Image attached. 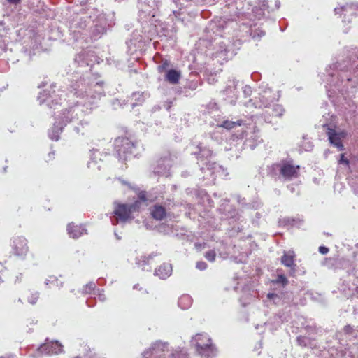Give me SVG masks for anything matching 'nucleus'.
I'll return each mask as SVG.
<instances>
[{
    "instance_id": "obj_52",
    "label": "nucleus",
    "mask_w": 358,
    "mask_h": 358,
    "mask_svg": "<svg viewBox=\"0 0 358 358\" xmlns=\"http://www.w3.org/2000/svg\"><path fill=\"white\" fill-rule=\"evenodd\" d=\"M275 284H280L282 287H285L288 284V280L283 274H278L277 278L273 281Z\"/></svg>"
},
{
    "instance_id": "obj_14",
    "label": "nucleus",
    "mask_w": 358,
    "mask_h": 358,
    "mask_svg": "<svg viewBox=\"0 0 358 358\" xmlns=\"http://www.w3.org/2000/svg\"><path fill=\"white\" fill-rule=\"evenodd\" d=\"M171 156L168 154L159 158L153 166L152 175L158 177H169L171 176V168L172 166Z\"/></svg>"
},
{
    "instance_id": "obj_35",
    "label": "nucleus",
    "mask_w": 358,
    "mask_h": 358,
    "mask_svg": "<svg viewBox=\"0 0 358 358\" xmlns=\"http://www.w3.org/2000/svg\"><path fill=\"white\" fill-rule=\"evenodd\" d=\"M101 153L98 149L90 150V160L87 163V166L90 169H94L96 166L97 169H101V165L99 164L98 160L101 161Z\"/></svg>"
},
{
    "instance_id": "obj_16",
    "label": "nucleus",
    "mask_w": 358,
    "mask_h": 358,
    "mask_svg": "<svg viewBox=\"0 0 358 358\" xmlns=\"http://www.w3.org/2000/svg\"><path fill=\"white\" fill-rule=\"evenodd\" d=\"M323 127L326 128L327 135L331 145L337 148L339 151L344 150L345 148L342 143V140L347 136L346 131H337L331 128L328 124H324Z\"/></svg>"
},
{
    "instance_id": "obj_41",
    "label": "nucleus",
    "mask_w": 358,
    "mask_h": 358,
    "mask_svg": "<svg viewBox=\"0 0 358 358\" xmlns=\"http://www.w3.org/2000/svg\"><path fill=\"white\" fill-rule=\"evenodd\" d=\"M289 319V314L285 311H279L273 317V323L276 327H279L281 324L288 322Z\"/></svg>"
},
{
    "instance_id": "obj_60",
    "label": "nucleus",
    "mask_w": 358,
    "mask_h": 358,
    "mask_svg": "<svg viewBox=\"0 0 358 358\" xmlns=\"http://www.w3.org/2000/svg\"><path fill=\"white\" fill-rule=\"evenodd\" d=\"M267 298L270 300H273L274 303H275V304L278 303L280 301V296L275 293L267 294Z\"/></svg>"
},
{
    "instance_id": "obj_49",
    "label": "nucleus",
    "mask_w": 358,
    "mask_h": 358,
    "mask_svg": "<svg viewBox=\"0 0 358 358\" xmlns=\"http://www.w3.org/2000/svg\"><path fill=\"white\" fill-rule=\"evenodd\" d=\"M285 112L283 107L279 104H274L272 108V115L275 117H281Z\"/></svg>"
},
{
    "instance_id": "obj_36",
    "label": "nucleus",
    "mask_w": 358,
    "mask_h": 358,
    "mask_svg": "<svg viewBox=\"0 0 358 358\" xmlns=\"http://www.w3.org/2000/svg\"><path fill=\"white\" fill-rule=\"evenodd\" d=\"M150 214L155 220L161 221L166 217V210L163 206L155 204L150 209Z\"/></svg>"
},
{
    "instance_id": "obj_54",
    "label": "nucleus",
    "mask_w": 358,
    "mask_h": 358,
    "mask_svg": "<svg viewBox=\"0 0 358 358\" xmlns=\"http://www.w3.org/2000/svg\"><path fill=\"white\" fill-rule=\"evenodd\" d=\"M40 293L37 291L32 292L31 293V296L28 297V302L32 305H34L36 303L38 298H39Z\"/></svg>"
},
{
    "instance_id": "obj_39",
    "label": "nucleus",
    "mask_w": 358,
    "mask_h": 358,
    "mask_svg": "<svg viewBox=\"0 0 358 358\" xmlns=\"http://www.w3.org/2000/svg\"><path fill=\"white\" fill-rule=\"evenodd\" d=\"M145 101V96L143 92H135L129 97L127 100L131 108L141 105Z\"/></svg>"
},
{
    "instance_id": "obj_55",
    "label": "nucleus",
    "mask_w": 358,
    "mask_h": 358,
    "mask_svg": "<svg viewBox=\"0 0 358 358\" xmlns=\"http://www.w3.org/2000/svg\"><path fill=\"white\" fill-rule=\"evenodd\" d=\"M259 92L258 93H265V94H272L273 93V90L268 87V84L262 83L259 86Z\"/></svg>"
},
{
    "instance_id": "obj_62",
    "label": "nucleus",
    "mask_w": 358,
    "mask_h": 358,
    "mask_svg": "<svg viewBox=\"0 0 358 358\" xmlns=\"http://www.w3.org/2000/svg\"><path fill=\"white\" fill-rule=\"evenodd\" d=\"M252 87L248 85L243 87V94L245 98L250 97L252 94Z\"/></svg>"
},
{
    "instance_id": "obj_51",
    "label": "nucleus",
    "mask_w": 358,
    "mask_h": 358,
    "mask_svg": "<svg viewBox=\"0 0 358 358\" xmlns=\"http://www.w3.org/2000/svg\"><path fill=\"white\" fill-rule=\"evenodd\" d=\"M96 285L93 282H90L85 285L83 286L82 289V294H90L92 292L95 291Z\"/></svg>"
},
{
    "instance_id": "obj_6",
    "label": "nucleus",
    "mask_w": 358,
    "mask_h": 358,
    "mask_svg": "<svg viewBox=\"0 0 358 358\" xmlns=\"http://www.w3.org/2000/svg\"><path fill=\"white\" fill-rule=\"evenodd\" d=\"M355 260L346 269L345 275L341 278L339 291L347 298H351L358 294V259L354 252Z\"/></svg>"
},
{
    "instance_id": "obj_1",
    "label": "nucleus",
    "mask_w": 358,
    "mask_h": 358,
    "mask_svg": "<svg viewBox=\"0 0 358 358\" xmlns=\"http://www.w3.org/2000/svg\"><path fill=\"white\" fill-rule=\"evenodd\" d=\"M243 19L219 18L211 20L208 24L206 31H211L215 36L232 35V41H221L216 43L213 57L227 62L236 54L242 43L250 38L257 41L265 35V32L257 28L256 24L244 22Z\"/></svg>"
},
{
    "instance_id": "obj_15",
    "label": "nucleus",
    "mask_w": 358,
    "mask_h": 358,
    "mask_svg": "<svg viewBox=\"0 0 358 358\" xmlns=\"http://www.w3.org/2000/svg\"><path fill=\"white\" fill-rule=\"evenodd\" d=\"M199 166L200 167L203 179L207 180L208 182L215 180L218 175H222L224 172L222 166L216 162L208 163Z\"/></svg>"
},
{
    "instance_id": "obj_18",
    "label": "nucleus",
    "mask_w": 358,
    "mask_h": 358,
    "mask_svg": "<svg viewBox=\"0 0 358 358\" xmlns=\"http://www.w3.org/2000/svg\"><path fill=\"white\" fill-rule=\"evenodd\" d=\"M92 20L90 16L76 15L69 22V29L73 33L76 37L92 23Z\"/></svg>"
},
{
    "instance_id": "obj_30",
    "label": "nucleus",
    "mask_w": 358,
    "mask_h": 358,
    "mask_svg": "<svg viewBox=\"0 0 358 358\" xmlns=\"http://www.w3.org/2000/svg\"><path fill=\"white\" fill-rule=\"evenodd\" d=\"M153 198L150 197L148 192L145 191H140L137 194L136 200L131 203L132 205V208L136 211H139L142 203H144L145 206L148 205V203L153 201Z\"/></svg>"
},
{
    "instance_id": "obj_26",
    "label": "nucleus",
    "mask_w": 358,
    "mask_h": 358,
    "mask_svg": "<svg viewBox=\"0 0 358 358\" xmlns=\"http://www.w3.org/2000/svg\"><path fill=\"white\" fill-rule=\"evenodd\" d=\"M221 202L218 210L222 214L226 215L227 218L234 219L235 220L239 219L240 216L236 210L229 205V199H222Z\"/></svg>"
},
{
    "instance_id": "obj_9",
    "label": "nucleus",
    "mask_w": 358,
    "mask_h": 358,
    "mask_svg": "<svg viewBox=\"0 0 358 358\" xmlns=\"http://www.w3.org/2000/svg\"><path fill=\"white\" fill-rule=\"evenodd\" d=\"M92 112L86 108L84 105L77 101L75 104L69 106L67 108L62 110L61 115L56 117L57 121L65 127L68 124L78 120L83 115H87Z\"/></svg>"
},
{
    "instance_id": "obj_12",
    "label": "nucleus",
    "mask_w": 358,
    "mask_h": 358,
    "mask_svg": "<svg viewBox=\"0 0 358 358\" xmlns=\"http://www.w3.org/2000/svg\"><path fill=\"white\" fill-rule=\"evenodd\" d=\"M158 7V0H138V22L143 24L150 21L155 16Z\"/></svg>"
},
{
    "instance_id": "obj_45",
    "label": "nucleus",
    "mask_w": 358,
    "mask_h": 358,
    "mask_svg": "<svg viewBox=\"0 0 358 358\" xmlns=\"http://www.w3.org/2000/svg\"><path fill=\"white\" fill-rule=\"evenodd\" d=\"M296 343L301 347H312V339L309 337L298 336L296 337Z\"/></svg>"
},
{
    "instance_id": "obj_27",
    "label": "nucleus",
    "mask_w": 358,
    "mask_h": 358,
    "mask_svg": "<svg viewBox=\"0 0 358 358\" xmlns=\"http://www.w3.org/2000/svg\"><path fill=\"white\" fill-rule=\"evenodd\" d=\"M196 352L204 358H215L217 356V350L210 339V341L205 343Z\"/></svg>"
},
{
    "instance_id": "obj_38",
    "label": "nucleus",
    "mask_w": 358,
    "mask_h": 358,
    "mask_svg": "<svg viewBox=\"0 0 358 358\" xmlns=\"http://www.w3.org/2000/svg\"><path fill=\"white\" fill-rule=\"evenodd\" d=\"M234 197L236 199L237 202L239 203V205H241L242 207L245 208L256 210L259 208L261 204L260 202L257 200L253 201L251 203H248L246 201L245 198L242 197L239 194L234 195Z\"/></svg>"
},
{
    "instance_id": "obj_23",
    "label": "nucleus",
    "mask_w": 358,
    "mask_h": 358,
    "mask_svg": "<svg viewBox=\"0 0 358 358\" xmlns=\"http://www.w3.org/2000/svg\"><path fill=\"white\" fill-rule=\"evenodd\" d=\"M169 343L162 341H155L148 349L142 353L143 358H157L167 350Z\"/></svg>"
},
{
    "instance_id": "obj_58",
    "label": "nucleus",
    "mask_w": 358,
    "mask_h": 358,
    "mask_svg": "<svg viewBox=\"0 0 358 358\" xmlns=\"http://www.w3.org/2000/svg\"><path fill=\"white\" fill-rule=\"evenodd\" d=\"M204 257L208 261L213 262L215 260L216 253L215 250H208L205 252Z\"/></svg>"
},
{
    "instance_id": "obj_40",
    "label": "nucleus",
    "mask_w": 358,
    "mask_h": 358,
    "mask_svg": "<svg viewBox=\"0 0 358 358\" xmlns=\"http://www.w3.org/2000/svg\"><path fill=\"white\" fill-rule=\"evenodd\" d=\"M279 225L282 227H300L302 223V220L299 218H294L286 217L280 219L278 221Z\"/></svg>"
},
{
    "instance_id": "obj_32",
    "label": "nucleus",
    "mask_w": 358,
    "mask_h": 358,
    "mask_svg": "<svg viewBox=\"0 0 358 358\" xmlns=\"http://www.w3.org/2000/svg\"><path fill=\"white\" fill-rule=\"evenodd\" d=\"M200 84V79L197 76H194L192 79L187 80L186 83L181 90V94L185 96H191V94L188 93V90L194 91Z\"/></svg>"
},
{
    "instance_id": "obj_59",
    "label": "nucleus",
    "mask_w": 358,
    "mask_h": 358,
    "mask_svg": "<svg viewBox=\"0 0 358 358\" xmlns=\"http://www.w3.org/2000/svg\"><path fill=\"white\" fill-rule=\"evenodd\" d=\"M94 295H97L99 297V299L103 302L106 300V297L104 294L103 289H96L95 288V291L93 292Z\"/></svg>"
},
{
    "instance_id": "obj_44",
    "label": "nucleus",
    "mask_w": 358,
    "mask_h": 358,
    "mask_svg": "<svg viewBox=\"0 0 358 358\" xmlns=\"http://www.w3.org/2000/svg\"><path fill=\"white\" fill-rule=\"evenodd\" d=\"M90 127V122L85 120H82L80 121V122L78 124L77 126L74 127V131L77 134H80L82 135H84L85 133L87 131V129Z\"/></svg>"
},
{
    "instance_id": "obj_61",
    "label": "nucleus",
    "mask_w": 358,
    "mask_h": 358,
    "mask_svg": "<svg viewBox=\"0 0 358 358\" xmlns=\"http://www.w3.org/2000/svg\"><path fill=\"white\" fill-rule=\"evenodd\" d=\"M58 279L57 277L54 275L49 276L48 278H47L45 280V285L48 287L50 284H57Z\"/></svg>"
},
{
    "instance_id": "obj_29",
    "label": "nucleus",
    "mask_w": 358,
    "mask_h": 358,
    "mask_svg": "<svg viewBox=\"0 0 358 358\" xmlns=\"http://www.w3.org/2000/svg\"><path fill=\"white\" fill-rule=\"evenodd\" d=\"M173 266L170 263H163L155 269L154 275L161 280H166L172 275Z\"/></svg>"
},
{
    "instance_id": "obj_24",
    "label": "nucleus",
    "mask_w": 358,
    "mask_h": 358,
    "mask_svg": "<svg viewBox=\"0 0 358 358\" xmlns=\"http://www.w3.org/2000/svg\"><path fill=\"white\" fill-rule=\"evenodd\" d=\"M276 166L279 169L280 173L285 180H291L296 178L300 169L299 166H294L290 162L286 161H282L276 164Z\"/></svg>"
},
{
    "instance_id": "obj_46",
    "label": "nucleus",
    "mask_w": 358,
    "mask_h": 358,
    "mask_svg": "<svg viewBox=\"0 0 358 358\" xmlns=\"http://www.w3.org/2000/svg\"><path fill=\"white\" fill-rule=\"evenodd\" d=\"M171 66V62L169 60L166 59H161V62L158 64L157 71L159 73H166L167 70H169Z\"/></svg>"
},
{
    "instance_id": "obj_57",
    "label": "nucleus",
    "mask_w": 358,
    "mask_h": 358,
    "mask_svg": "<svg viewBox=\"0 0 358 358\" xmlns=\"http://www.w3.org/2000/svg\"><path fill=\"white\" fill-rule=\"evenodd\" d=\"M266 2L268 3V1L266 0ZM267 5H268L267 3ZM268 6V9L267 8H265V15H264L262 18H264V17H266L267 15L266 14H269L271 12H273L275 9H278L280 6V1L279 0H275V8H270L269 6Z\"/></svg>"
},
{
    "instance_id": "obj_50",
    "label": "nucleus",
    "mask_w": 358,
    "mask_h": 358,
    "mask_svg": "<svg viewBox=\"0 0 358 358\" xmlns=\"http://www.w3.org/2000/svg\"><path fill=\"white\" fill-rule=\"evenodd\" d=\"M344 334L350 337L356 338L357 336V331L350 324H347L343 328Z\"/></svg>"
},
{
    "instance_id": "obj_11",
    "label": "nucleus",
    "mask_w": 358,
    "mask_h": 358,
    "mask_svg": "<svg viewBox=\"0 0 358 358\" xmlns=\"http://www.w3.org/2000/svg\"><path fill=\"white\" fill-rule=\"evenodd\" d=\"M115 209L110 216L112 224L117 225L119 223H126L133 220L132 213L136 212L134 210L131 203H119L114 202Z\"/></svg>"
},
{
    "instance_id": "obj_7",
    "label": "nucleus",
    "mask_w": 358,
    "mask_h": 358,
    "mask_svg": "<svg viewBox=\"0 0 358 358\" xmlns=\"http://www.w3.org/2000/svg\"><path fill=\"white\" fill-rule=\"evenodd\" d=\"M37 100L40 105L45 104L48 108L57 110L62 106L63 101L65 100L64 92L57 88L55 83H53L39 92Z\"/></svg>"
},
{
    "instance_id": "obj_63",
    "label": "nucleus",
    "mask_w": 358,
    "mask_h": 358,
    "mask_svg": "<svg viewBox=\"0 0 358 358\" xmlns=\"http://www.w3.org/2000/svg\"><path fill=\"white\" fill-rule=\"evenodd\" d=\"M208 265L203 261H199L196 262V268L200 271H204L207 268Z\"/></svg>"
},
{
    "instance_id": "obj_3",
    "label": "nucleus",
    "mask_w": 358,
    "mask_h": 358,
    "mask_svg": "<svg viewBox=\"0 0 358 358\" xmlns=\"http://www.w3.org/2000/svg\"><path fill=\"white\" fill-rule=\"evenodd\" d=\"M70 81L69 92L81 99L79 103L90 110L98 107L99 101L105 96L103 81L98 80L97 77L88 71L85 73L74 71Z\"/></svg>"
},
{
    "instance_id": "obj_13",
    "label": "nucleus",
    "mask_w": 358,
    "mask_h": 358,
    "mask_svg": "<svg viewBox=\"0 0 358 358\" xmlns=\"http://www.w3.org/2000/svg\"><path fill=\"white\" fill-rule=\"evenodd\" d=\"M276 100H278V98L274 93H258L257 96L250 99L248 101L243 102L242 103L248 108L254 107L256 108H262L269 107L271 104Z\"/></svg>"
},
{
    "instance_id": "obj_47",
    "label": "nucleus",
    "mask_w": 358,
    "mask_h": 358,
    "mask_svg": "<svg viewBox=\"0 0 358 358\" xmlns=\"http://www.w3.org/2000/svg\"><path fill=\"white\" fill-rule=\"evenodd\" d=\"M303 141H302L301 144L300 145V151H302V150L306 151V152L311 151L313 148V145L312 142L308 141V139L306 138L305 136H303Z\"/></svg>"
},
{
    "instance_id": "obj_10",
    "label": "nucleus",
    "mask_w": 358,
    "mask_h": 358,
    "mask_svg": "<svg viewBox=\"0 0 358 358\" xmlns=\"http://www.w3.org/2000/svg\"><path fill=\"white\" fill-rule=\"evenodd\" d=\"M99 58L95 55L94 52L83 50L78 54H77L74 58L73 65L78 69H78V72L84 73L86 71L91 72V69L92 66L95 64H99Z\"/></svg>"
},
{
    "instance_id": "obj_22",
    "label": "nucleus",
    "mask_w": 358,
    "mask_h": 358,
    "mask_svg": "<svg viewBox=\"0 0 358 358\" xmlns=\"http://www.w3.org/2000/svg\"><path fill=\"white\" fill-rule=\"evenodd\" d=\"M192 155H195L197 159L199 166L205 165L208 163H212L213 151L208 147L199 143L196 147V150L192 152Z\"/></svg>"
},
{
    "instance_id": "obj_19",
    "label": "nucleus",
    "mask_w": 358,
    "mask_h": 358,
    "mask_svg": "<svg viewBox=\"0 0 358 358\" xmlns=\"http://www.w3.org/2000/svg\"><path fill=\"white\" fill-rule=\"evenodd\" d=\"M238 81L235 79L229 80L225 89L221 92L223 101L228 104L235 105L238 99V91L236 89Z\"/></svg>"
},
{
    "instance_id": "obj_8",
    "label": "nucleus",
    "mask_w": 358,
    "mask_h": 358,
    "mask_svg": "<svg viewBox=\"0 0 358 358\" xmlns=\"http://www.w3.org/2000/svg\"><path fill=\"white\" fill-rule=\"evenodd\" d=\"M115 151L119 160L126 161L131 156L136 157L137 142L127 137H117L114 142Z\"/></svg>"
},
{
    "instance_id": "obj_4",
    "label": "nucleus",
    "mask_w": 358,
    "mask_h": 358,
    "mask_svg": "<svg viewBox=\"0 0 358 358\" xmlns=\"http://www.w3.org/2000/svg\"><path fill=\"white\" fill-rule=\"evenodd\" d=\"M216 125L227 130H234L229 140L230 145L236 147L238 150H242L245 148L254 150L262 141V139L255 132V127L252 124L246 123L243 120H220L217 121Z\"/></svg>"
},
{
    "instance_id": "obj_53",
    "label": "nucleus",
    "mask_w": 358,
    "mask_h": 358,
    "mask_svg": "<svg viewBox=\"0 0 358 358\" xmlns=\"http://www.w3.org/2000/svg\"><path fill=\"white\" fill-rule=\"evenodd\" d=\"M158 231L163 234L167 235V234H169L172 231V229H171V227L169 224H161L158 227Z\"/></svg>"
},
{
    "instance_id": "obj_37",
    "label": "nucleus",
    "mask_w": 358,
    "mask_h": 358,
    "mask_svg": "<svg viewBox=\"0 0 358 358\" xmlns=\"http://www.w3.org/2000/svg\"><path fill=\"white\" fill-rule=\"evenodd\" d=\"M180 77V71L175 69H170L169 70H167L166 72L165 73L164 78L169 83L176 85L179 83Z\"/></svg>"
},
{
    "instance_id": "obj_21",
    "label": "nucleus",
    "mask_w": 358,
    "mask_h": 358,
    "mask_svg": "<svg viewBox=\"0 0 358 358\" xmlns=\"http://www.w3.org/2000/svg\"><path fill=\"white\" fill-rule=\"evenodd\" d=\"M37 352L45 355H57L63 352V345L58 341H50L46 338L45 343L37 348Z\"/></svg>"
},
{
    "instance_id": "obj_28",
    "label": "nucleus",
    "mask_w": 358,
    "mask_h": 358,
    "mask_svg": "<svg viewBox=\"0 0 358 358\" xmlns=\"http://www.w3.org/2000/svg\"><path fill=\"white\" fill-rule=\"evenodd\" d=\"M66 230L69 236L74 239L87 234V230L84 224L76 225L73 222L68 224Z\"/></svg>"
},
{
    "instance_id": "obj_33",
    "label": "nucleus",
    "mask_w": 358,
    "mask_h": 358,
    "mask_svg": "<svg viewBox=\"0 0 358 358\" xmlns=\"http://www.w3.org/2000/svg\"><path fill=\"white\" fill-rule=\"evenodd\" d=\"M211 338L207 334H197L191 340V345L196 350L202 348L205 343L210 341Z\"/></svg>"
},
{
    "instance_id": "obj_2",
    "label": "nucleus",
    "mask_w": 358,
    "mask_h": 358,
    "mask_svg": "<svg viewBox=\"0 0 358 358\" xmlns=\"http://www.w3.org/2000/svg\"><path fill=\"white\" fill-rule=\"evenodd\" d=\"M325 71L324 82L337 88L342 94L354 93L358 87V48H345L341 58Z\"/></svg>"
},
{
    "instance_id": "obj_48",
    "label": "nucleus",
    "mask_w": 358,
    "mask_h": 358,
    "mask_svg": "<svg viewBox=\"0 0 358 358\" xmlns=\"http://www.w3.org/2000/svg\"><path fill=\"white\" fill-rule=\"evenodd\" d=\"M281 263L287 267L294 266L293 257L285 253L281 257Z\"/></svg>"
},
{
    "instance_id": "obj_64",
    "label": "nucleus",
    "mask_w": 358,
    "mask_h": 358,
    "mask_svg": "<svg viewBox=\"0 0 358 358\" xmlns=\"http://www.w3.org/2000/svg\"><path fill=\"white\" fill-rule=\"evenodd\" d=\"M3 35L0 34V48L2 51L5 52L6 50V43H5V41L3 40Z\"/></svg>"
},
{
    "instance_id": "obj_17",
    "label": "nucleus",
    "mask_w": 358,
    "mask_h": 358,
    "mask_svg": "<svg viewBox=\"0 0 358 358\" xmlns=\"http://www.w3.org/2000/svg\"><path fill=\"white\" fill-rule=\"evenodd\" d=\"M93 26L91 27L90 32L91 38L96 40L106 32L108 27V20L105 15H99L94 20H92Z\"/></svg>"
},
{
    "instance_id": "obj_20",
    "label": "nucleus",
    "mask_w": 358,
    "mask_h": 358,
    "mask_svg": "<svg viewBox=\"0 0 358 358\" xmlns=\"http://www.w3.org/2000/svg\"><path fill=\"white\" fill-rule=\"evenodd\" d=\"M334 13L341 17L343 15V23H350L352 18L358 15V3H347L345 6L335 8Z\"/></svg>"
},
{
    "instance_id": "obj_5",
    "label": "nucleus",
    "mask_w": 358,
    "mask_h": 358,
    "mask_svg": "<svg viewBox=\"0 0 358 358\" xmlns=\"http://www.w3.org/2000/svg\"><path fill=\"white\" fill-rule=\"evenodd\" d=\"M225 6L222 8L224 16L220 18L240 20L248 19L250 21L261 20L265 15V8L268 9L266 0H257L255 5L250 2L245 3L240 8L235 0H225Z\"/></svg>"
},
{
    "instance_id": "obj_42",
    "label": "nucleus",
    "mask_w": 358,
    "mask_h": 358,
    "mask_svg": "<svg viewBox=\"0 0 358 358\" xmlns=\"http://www.w3.org/2000/svg\"><path fill=\"white\" fill-rule=\"evenodd\" d=\"M178 304L181 309L187 310L192 306V299L188 294L182 295L178 299Z\"/></svg>"
},
{
    "instance_id": "obj_56",
    "label": "nucleus",
    "mask_w": 358,
    "mask_h": 358,
    "mask_svg": "<svg viewBox=\"0 0 358 358\" xmlns=\"http://www.w3.org/2000/svg\"><path fill=\"white\" fill-rule=\"evenodd\" d=\"M336 263V260L334 258H325L322 262V264L328 268H332Z\"/></svg>"
},
{
    "instance_id": "obj_25",
    "label": "nucleus",
    "mask_w": 358,
    "mask_h": 358,
    "mask_svg": "<svg viewBox=\"0 0 358 358\" xmlns=\"http://www.w3.org/2000/svg\"><path fill=\"white\" fill-rule=\"evenodd\" d=\"M13 250L15 255L24 258L28 252L27 241L23 236L15 238L13 242Z\"/></svg>"
},
{
    "instance_id": "obj_43",
    "label": "nucleus",
    "mask_w": 358,
    "mask_h": 358,
    "mask_svg": "<svg viewBox=\"0 0 358 358\" xmlns=\"http://www.w3.org/2000/svg\"><path fill=\"white\" fill-rule=\"evenodd\" d=\"M135 263L138 267L141 268L143 271H150L151 267L150 266L149 261L144 257L141 256L140 258L136 257Z\"/></svg>"
},
{
    "instance_id": "obj_34",
    "label": "nucleus",
    "mask_w": 358,
    "mask_h": 358,
    "mask_svg": "<svg viewBox=\"0 0 358 358\" xmlns=\"http://www.w3.org/2000/svg\"><path fill=\"white\" fill-rule=\"evenodd\" d=\"M64 127L60 123L59 121H57L55 119V121L48 131V136L49 138L55 141H57L59 139V135L63 131Z\"/></svg>"
},
{
    "instance_id": "obj_31",
    "label": "nucleus",
    "mask_w": 358,
    "mask_h": 358,
    "mask_svg": "<svg viewBox=\"0 0 358 358\" xmlns=\"http://www.w3.org/2000/svg\"><path fill=\"white\" fill-rule=\"evenodd\" d=\"M220 110L218 105L215 101H210L209 102L206 106V113L209 114L211 117H217V119L216 118L215 120V122H213L212 124L213 126L217 127L216 124L217 121L220 120H225L224 118H222L220 115ZM217 127H219L217 126Z\"/></svg>"
}]
</instances>
